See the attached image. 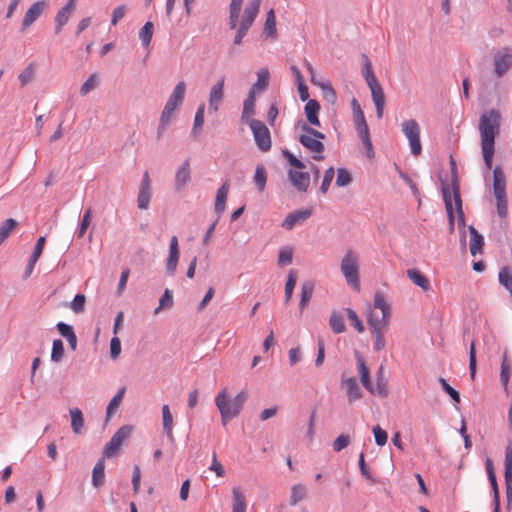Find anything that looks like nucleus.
Here are the masks:
<instances>
[{
    "mask_svg": "<svg viewBox=\"0 0 512 512\" xmlns=\"http://www.w3.org/2000/svg\"><path fill=\"white\" fill-rule=\"evenodd\" d=\"M501 114L497 109H490L483 113L479 119V132L484 163L487 169L492 168L495 151V138L499 134Z\"/></svg>",
    "mask_w": 512,
    "mask_h": 512,
    "instance_id": "nucleus-1",
    "label": "nucleus"
},
{
    "mask_svg": "<svg viewBox=\"0 0 512 512\" xmlns=\"http://www.w3.org/2000/svg\"><path fill=\"white\" fill-rule=\"evenodd\" d=\"M367 323L370 331L387 330L391 318V307L383 294L374 295L373 306L367 310Z\"/></svg>",
    "mask_w": 512,
    "mask_h": 512,
    "instance_id": "nucleus-2",
    "label": "nucleus"
},
{
    "mask_svg": "<svg viewBox=\"0 0 512 512\" xmlns=\"http://www.w3.org/2000/svg\"><path fill=\"white\" fill-rule=\"evenodd\" d=\"M298 128L301 131L298 136V141L301 145L311 153L314 160H323L325 146L321 140L325 139V135L307 123L299 124Z\"/></svg>",
    "mask_w": 512,
    "mask_h": 512,
    "instance_id": "nucleus-3",
    "label": "nucleus"
},
{
    "mask_svg": "<svg viewBox=\"0 0 512 512\" xmlns=\"http://www.w3.org/2000/svg\"><path fill=\"white\" fill-rule=\"evenodd\" d=\"M450 171H451V186L445 181L441 180L442 198L448 217L449 230L454 232L455 228V215L452 205V195L460 193V182L458 177L457 165L452 156H450Z\"/></svg>",
    "mask_w": 512,
    "mask_h": 512,
    "instance_id": "nucleus-4",
    "label": "nucleus"
},
{
    "mask_svg": "<svg viewBox=\"0 0 512 512\" xmlns=\"http://www.w3.org/2000/svg\"><path fill=\"white\" fill-rule=\"evenodd\" d=\"M362 58L364 60L362 74L368 87L370 88L372 100L376 107V114L377 117L380 119L383 117V111L385 106L384 92L373 72L370 60L365 54L362 55Z\"/></svg>",
    "mask_w": 512,
    "mask_h": 512,
    "instance_id": "nucleus-5",
    "label": "nucleus"
},
{
    "mask_svg": "<svg viewBox=\"0 0 512 512\" xmlns=\"http://www.w3.org/2000/svg\"><path fill=\"white\" fill-rule=\"evenodd\" d=\"M493 193L496 198L497 214L500 218L508 215V200L506 193V177L501 167L493 169Z\"/></svg>",
    "mask_w": 512,
    "mask_h": 512,
    "instance_id": "nucleus-6",
    "label": "nucleus"
},
{
    "mask_svg": "<svg viewBox=\"0 0 512 512\" xmlns=\"http://www.w3.org/2000/svg\"><path fill=\"white\" fill-rule=\"evenodd\" d=\"M261 0H250L246 5L242 20L237 26V31L233 40L234 45H241L243 38L254 23L260 9Z\"/></svg>",
    "mask_w": 512,
    "mask_h": 512,
    "instance_id": "nucleus-7",
    "label": "nucleus"
},
{
    "mask_svg": "<svg viewBox=\"0 0 512 512\" xmlns=\"http://www.w3.org/2000/svg\"><path fill=\"white\" fill-rule=\"evenodd\" d=\"M341 272L347 284L354 290H360L359 264L357 255L349 250L345 253L340 264Z\"/></svg>",
    "mask_w": 512,
    "mask_h": 512,
    "instance_id": "nucleus-8",
    "label": "nucleus"
},
{
    "mask_svg": "<svg viewBox=\"0 0 512 512\" xmlns=\"http://www.w3.org/2000/svg\"><path fill=\"white\" fill-rule=\"evenodd\" d=\"M251 129L256 146L262 152L270 151L272 147L271 134L268 127L261 120L255 119L247 122Z\"/></svg>",
    "mask_w": 512,
    "mask_h": 512,
    "instance_id": "nucleus-9",
    "label": "nucleus"
},
{
    "mask_svg": "<svg viewBox=\"0 0 512 512\" xmlns=\"http://www.w3.org/2000/svg\"><path fill=\"white\" fill-rule=\"evenodd\" d=\"M402 132L409 141L411 153L419 156L422 152L420 142V126L414 119L406 120L402 123Z\"/></svg>",
    "mask_w": 512,
    "mask_h": 512,
    "instance_id": "nucleus-10",
    "label": "nucleus"
},
{
    "mask_svg": "<svg viewBox=\"0 0 512 512\" xmlns=\"http://www.w3.org/2000/svg\"><path fill=\"white\" fill-rule=\"evenodd\" d=\"M133 431V426L124 425L120 427L112 436L110 441L105 445L103 455L111 457L118 452L125 440L130 438Z\"/></svg>",
    "mask_w": 512,
    "mask_h": 512,
    "instance_id": "nucleus-11",
    "label": "nucleus"
},
{
    "mask_svg": "<svg viewBox=\"0 0 512 512\" xmlns=\"http://www.w3.org/2000/svg\"><path fill=\"white\" fill-rule=\"evenodd\" d=\"M494 72L498 78L503 77L512 67V48L504 47L494 54Z\"/></svg>",
    "mask_w": 512,
    "mask_h": 512,
    "instance_id": "nucleus-12",
    "label": "nucleus"
},
{
    "mask_svg": "<svg viewBox=\"0 0 512 512\" xmlns=\"http://www.w3.org/2000/svg\"><path fill=\"white\" fill-rule=\"evenodd\" d=\"M224 99V77H221L210 89L208 106L213 112H217Z\"/></svg>",
    "mask_w": 512,
    "mask_h": 512,
    "instance_id": "nucleus-13",
    "label": "nucleus"
},
{
    "mask_svg": "<svg viewBox=\"0 0 512 512\" xmlns=\"http://www.w3.org/2000/svg\"><path fill=\"white\" fill-rule=\"evenodd\" d=\"M179 244L177 236H172L169 242V255L166 260V272L169 276H174L179 261Z\"/></svg>",
    "mask_w": 512,
    "mask_h": 512,
    "instance_id": "nucleus-14",
    "label": "nucleus"
},
{
    "mask_svg": "<svg viewBox=\"0 0 512 512\" xmlns=\"http://www.w3.org/2000/svg\"><path fill=\"white\" fill-rule=\"evenodd\" d=\"M75 9L76 0H68L67 3L57 12L55 17V34H59L61 32L63 26H65L68 23Z\"/></svg>",
    "mask_w": 512,
    "mask_h": 512,
    "instance_id": "nucleus-15",
    "label": "nucleus"
},
{
    "mask_svg": "<svg viewBox=\"0 0 512 512\" xmlns=\"http://www.w3.org/2000/svg\"><path fill=\"white\" fill-rule=\"evenodd\" d=\"M354 355H355L358 373H359L362 385L364 386V388L366 390H368L370 393L374 394L375 389L370 380V372H369V368L366 365L365 359L363 358L362 354L358 351H355Z\"/></svg>",
    "mask_w": 512,
    "mask_h": 512,
    "instance_id": "nucleus-16",
    "label": "nucleus"
},
{
    "mask_svg": "<svg viewBox=\"0 0 512 512\" xmlns=\"http://www.w3.org/2000/svg\"><path fill=\"white\" fill-rule=\"evenodd\" d=\"M150 199H151L150 178H149L148 172L146 171L143 174V177H142V180L140 183V187H139L138 196H137L138 208L142 209V210L147 209L149 206V203H150Z\"/></svg>",
    "mask_w": 512,
    "mask_h": 512,
    "instance_id": "nucleus-17",
    "label": "nucleus"
},
{
    "mask_svg": "<svg viewBox=\"0 0 512 512\" xmlns=\"http://www.w3.org/2000/svg\"><path fill=\"white\" fill-rule=\"evenodd\" d=\"M288 178L291 184L299 192H306L310 184V175L308 172L289 169Z\"/></svg>",
    "mask_w": 512,
    "mask_h": 512,
    "instance_id": "nucleus-18",
    "label": "nucleus"
},
{
    "mask_svg": "<svg viewBox=\"0 0 512 512\" xmlns=\"http://www.w3.org/2000/svg\"><path fill=\"white\" fill-rule=\"evenodd\" d=\"M312 215V209H299L292 213H289L284 221L282 222V227L286 230H292L294 226L298 223H302L307 220Z\"/></svg>",
    "mask_w": 512,
    "mask_h": 512,
    "instance_id": "nucleus-19",
    "label": "nucleus"
},
{
    "mask_svg": "<svg viewBox=\"0 0 512 512\" xmlns=\"http://www.w3.org/2000/svg\"><path fill=\"white\" fill-rule=\"evenodd\" d=\"M45 3L43 1H37L31 5L26 11L21 24V31H25L29 28L43 13Z\"/></svg>",
    "mask_w": 512,
    "mask_h": 512,
    "instance_id": "nucleus-20",
    "label": "nucleus"
},
{
    "mask_svg": "<svg viewBox=\"0 0 512 512\" xmlns=\"http://www.w3.org/2000/svg\"><path fill=\"white\" fill-rule=\"evenodd\" d=\"M185 91L186 83L184 81L178 82L174 87L171 95L169 96L165 106L176 110L183 103Z\"/></svg>",
    "mask_w": 512,
    "mask_h": 512,
    "instance_id": "nucleus-21",
    "label": "nucleus"
},
{
    "mask_svg": "<svg viewBox=\"0 0 512 512\" xmlns=\"http://www.w3.org/2000/svg\"><path fill=\"white\" fill-rule=\"evenodd\" d=\"M191 180L190 161L186 159L176 171L175 175V188L176 190L183 189Z\"/></svg>",
    "mask_w": 512,
    "mask_h": 512,
    "instance_id": "nucleus-22",
    "label": "nucleus"
},
{
    "mask_svg": "<svg viewBox=\"0 0 512 512\" xmlns=\"http://www.w3.org/2000/svg\"><path fill=\"white\" fill-rule=\"evenodd\" d=\"M512 374V362L508 357L507 350L504 351L500 368V381L506 394L509 393V380Z\"/></svg>",
    "mask_w": 512,
    "mask_h": 512,
    "instance_id": "nucleus-23",
    "label": "nucleus"
},
{
    "mask_svg": "<svg viewBox=\"0 0 512 512\" xmlns=\"http://www.w3.org/2000/svg\"><path fill=\"white\" fill-rule=\"evenodd\" d=\"M257 94L258 93H255L254 91L249 90L248 95L243 102L241 121L244 123H247L250 120H255V118H253V116L255 114V101H256Z\"/></svg>",
    "mask_w": 512,
    "mask_h": 512,
    "instance_id": "nucleus-24",
    "label": "nucleus"
},
{
    "mask_svg": "<svg viewBox=\"0 0 512 512\" xmlns=\"http://www.w3.org/2000/svg\"><path fill=\"white\" fill-rule=\"evenodd\" d=\"M246 393L245 392H239L235 397L234 399H231L233 401V405H234V408H233V413H230L229 411H223L222 410V424L225 426L227 424V422L231 419H233L234 417H236L241 409H242V406L244 404V402L246 401Z\"/></svg>",
    "mask_w": 512,
    "mask_h": 512,
    "instance_id": "nucleus-25",
    "label": "nucleus"
},
{
    "mask_svg": "<svg viewBox=\"0 0 512 512\" xmlns=\"http://www.w3.org/2000/svg\"><path fill=\"white\" fill-rule=\"evenodd\" d=\"M230 182L226 180L221 187L217 190L215 199V212L218 214V218L224 212L226 208V200L229 193Z\"/></svg>",
    "mask_w": 512,
    "mask_h": 512,
    "instance_id": "nucleus-26",
    "label": "nucleus"
},
{
    "mask_svg": "<svg viewBox=\"0 0 512 512\" xmlns=\"http://www.w3.org/2000/svg\"><path fill=\"white\" fill-rule=\"evenodd\" d=\"M257 80L255 83L252 84L249 90L254 91L255 93L261 94L264 92L268 85H269V79H270V72L268 68H260L257 71Z\"/></svg>",
    "mask_w": 512,
    "mask_h": 512,
    "instance_id": "nucleus-27",
    "label": "nucleus"
},
{
    "mask_svg": "<svg viewBox=\"0 0 512 512\" xmlns=\"http://www.w3.org/2000/svg\"><path fill=\"white\" fill-rule=\"evenodd\" d=\"M469 233H470V253L472 256H476L477 254L482 252V248L484 245V238L483 236L476 230V228L473 225L469 226Z\"/></svg>",
    "mask_w": 512,
    "mask_h": 512,
    "instance_id": "nucleus-28",
    "label": "nucleus"
},
{
    "mask_svg": "<svg viewBox=\"0 0 512 512\" xmlns=\"http://www.w3.org/2000/svg\"><path fill=\"white\" fill-rule=\"evenodd\" d=\"M304 111L309 124L314 126H320V120L318 117V113L320 111V104L317 100H308L305 105Z\"/></svg>",
    "mask_w": 512,
    "mask_h": 512,
    "instance_id": "nucleus-29",
    "label": "nucleus"
},
{
    "mask_svg": "<svg viewBox=\"0 0 512 512\" xmlns=\"http://www.w3.org/2000/svg\"><path fill=\"white\" fill-rule=\"evenodd\" d=\"M346 387L349 403H353L362 397V391L354 377L348 378L342 382Z\"/></svg>",
    "mask_w": 512,
    "mask_h": 512,
    "instance_id": "nucleus-30",
    "label": "nucleus"
},
{
    "mask_svg": "<svg viewBox=\"0 0 512 512\" xmlns=\"http://www.w3.org/2000/svg\"><path fill=\"white\" fill-rule=\"evenodd\" d=\"M162 422H163V431L166 434L168 440L170 442H174L173 435V416L170 412V408L168 405L162 406Z\"/></svg>",
    "mask_w": 512,
    "mask_h": 512,
    "instance_id": "nucleus-31",
    "label": "nucleus"
},
{
    "mask_svg": "<svg viewBox=\"0 0 512 512\" xmlns=\"http://www.w3.org/2000/svg\"><path fill=\"white\" fill-rule=\"evenodd\" d=\"M407 277L418 287H420L423 291H428L430 289V281L429 279L421 273L418 269L412 268L407 270Z\"/></svg>",
    "mask_w": 512,
    "mask_h": 512,
    "instance_id": "nucleus-32",
    "label": "nucleus"
},
{
    "mask_svg": "<svg viewBox=\"0 0 512 512\" xmlns=\"http://www.w3.org/2000/svg\"><path fill=\"white\" fill-rule=\"evenodd\" d=\"M243 0H231L229 5V28L234 30L239 25Z\"/></svg>",
    "mask_w": 512,
    "mask_h": 512,
    "instance_id": "nucleus-33",
    "label": "nucleus"
},
{
    "mask_svg": "<svg viewBox=\"0 0 512 512\" xmlns=\"http://www.w3.org/2000/svg\"><path fill=\"white\" fill-rule=\"evenodd\" d=\"M105 481V462L103 459H100L93 468L92 471V485L95 488H99L103 486Z\"/></svg>",
    "mask_w": 512,
    "mask_h": 512,
    "instance_id": "nucleus-34",
    "label": "nucleus"
},
{
    "mask_svg": "<svg viewBox=\"0 0 512 512\" xmlns=\"http://www.w3.org/2000/svg\"><path fill=\"white\" fill-rule=\"evenodd\" d=\"M314 292V283L310 280L303 282L301 286V298L299 302V308L303 311L308 303L310 302Z\"/></svg>",
    "mask_w": 512,
    "mask_h": 512,
    "instance_id": "nucleus-35",
    "label": "nucleus"
},
{
    "mask_svg": "<svg viewBox=\"0 0 512 512\" xmlns=\"http://www.w3.org/2000/svg\"><path fill=\"white\" fill-rule=\"evenodd\" d=\"M233 495V509L232 512H246V498L244 493L239 487H234L232 490Z\"/></svg>",
    "mask_w": 512,
    "mask_h": 512,
    "instance_id": "nucleus-36",
    "label": "nucleus"
},
{
    "mask_svg": "<svg viewBox=\"0 0 512 512\" xmlns=\"http://www.w3.org/2000/svg\"><path fill=\"white\" fill-rule=\"evenodd\" d=\"M215 404L217 408L220 411V414L222 415V410L229 411L230 413H233V401L228 397L227 393L225 391H221L218 393L215 399Z\"/></svg>",
    "mask_w": 512,
    "mask_h": 512,
    "instance_id": "nucleus-37",
    "label": "nucleus"
},
{
    "mask_svg": "<svg viewBox=\"0 0 512 512\" xmlns=\"http://www.w3.org/2000/svg\"><path fill=\"white\" fill-rule=\"evenodd\" d=\"M71 428L75 434H79L84 426V418L79 408L70 409Z\"/></svg>",
    "mask_w": 512,
    "mask_h": 512,
    "instance_id": "nucleus-38",
    "label": "nucleus"
},
{
    "mask_svg": "<svg viewBox=\"0 0 512 512\" xmlns=\"http://www.w3.org/2000/svg\"><path fill=\"white\" fill-rule=\"evenodd\" d=\"M204 113H205V105L200 104L196 110L194 123L191 131V135L193 137H197L201 132L202 126L204 124Z\"/></svg>",
    "mask_w": 512,
    "mask_h": 512,
    "instance_id": "nucleus-39",
    "label": "nucleus"
},
{
    "mask_svg": "<svg viewBox=\"0 0 512 512\" xmlns=\"http://www.w3.org/2000/svg\"><path fill=\"white\" fill-rule=\"evenodd\" d=\"M499 283L509 291L512 297V271L508 266H504L498 273Z\"/></svg>",
    "mask_w": 512,
    "mask_h": 512,
    "instance_id": "nucleus-40",
    "label": "nucleus"
},
{
    "mask_svg": "<svg viewBox=\"0 0 512 512\" xmlns=\"http://www.w3.org/2000/svg\"><path fill=\"white\" fill-rule=\"evenodd\" d=\"M329 325L335 334L343 333L346 329L343 316L338 311L331 313Z\"/></svg>",
    "mask_w": 512,
    "mask_h": 512,
    "instance_id": "nucleus-41",
    "label": "nucleus"
},
{
    "mask_svg": "<svg viewBox=\"0 0 512 512\" xmlns=\"http://www.w3.org/2000/svg\"><path fill=\"white\" fill-rule=\"evenodd\" d=\"M125 391V387L120 388L116 395L108 403L106 408V420H109L112 414L118 409L120 403L122 402Z\"/></svg>",
    "mask_w": 512,
    "mask_h": 512,
    "instance_id": "nucleus-42",
    "label": "nucleus"
},
{
    "mask_svg": "<svg viewBox=\"0 0 512 512\" xmlns=\"http://www.w3.org/2000/svg\"><path fill=\"white\" fill-rule=\"evenodd\" d=\"M253 180L257 189L260 192L264 191L267 182V173L264 165L259 164L256 166Z\"/></svg>",
    "mask_w": 512,
    "mask_h": 512,
    "instance_id": "nucleus-43",
    "label": "nucleus"
},
{
    "mask_svg": "<svg viewBox=\"0 0 512 512\" xmlns=\"http://www.w3.org/2000/svg\"><path fill=\"white\" fill-rule=\"evenodd\" d=\"M296 282H297L296 271L290 270L287 275V281H286L285 289H284V298H285L286 303L289 302L292 298L293 290L295 288Z\"/></svg>",
    "mask_w": 512,
    "mask_h": 512,
    "instance_id": "nucleus-44",
    "label": "nucleus"
},
{
    "mask_svg": "<svg viewBox=\"0 0 512 512\" xmlns=\"http://www.w3.org/2000/svg\"><path fill=\"white\" fill-rule=\"evenodd\" d=\"M306 496V487L303 484H295L291 487V495L289 503L295 506L298 502L302 501Z\"/></svg>",
    "mask_w": 512,
    "mask_h": 512,
    "instance_id": "nucleus-45",
    "label": "nucleus"
},
{
    "mask_svg": "<svg viewBox=\"0 0 512 512\" xmlns=\"http://www.w3.org/2000/svg\"><path fill=\"white\" fill-rule=\"evenodd\" d=\"M355 126L360 139L370 136L369 127L366 123L365 116L362 110H359V115H357V119L355 120Z\"/></svg>",
    "mask_w": 512,
    "mask_h": 512,
    "instance_id": "nucleus-46",
    "label": "nucleus"
},
{
    "mask_svg": "<svg viewBox=\"0 0 512 512\" xmlns=\"http://www.w3.org/2000/svg\"><path fill=\"white\" fill-rule=\"evenodd\" d=\"M154 31V25L152 22L148 21L144 24V26L139 31V38L144 47L149 46Z\"/></svg>",
    "mask_w": 512,
    "mask_h": 512,
    "instance_id": "nucleus-47",
    "label": "nucleus"
},
{
    "mask_svg": "<svg viewBox=\"0 0 512 512\" xmlns=\"http://www.w3.org/2000/svg\"><path fill=\"white\" fill-rule=\"evenodd\" d=\"M18 225L17 221L8 218L0 225V245L9 237L12 230Z\"/></svg>",
    "mask_w": 512,
    "mask_h": 512,
    "instance_id": "nucleus-48",
    "label": "nucleus"
},
{
    "mask_svg": "<svg viewBox=\"0 0 512 512\" xmlns=\"http://www.w3.org/2000/svg\"><path fill=\"white\" fill-rule=\"evenodd\" d=\"M452 200H454V203H455V210L457 213L458 226L460 228H464L465 227V214H464L463 207H462V199H461L460 193H455L454 195H452Z\"/></svg>",
    "mask_w": 512,
    "mask_h": 512,
    "instance_id": "nucleus-49",
    "label": "nucleus"
},
{
    "mask_svg": "<svg viewBox=\"0 0 512 512\" xmlns=\"http://www.w3.org/2000/svg\"><path fill=\"white\" fill-rule=\"evenodd\" d=\"M345 312L350 322V325L353 326L358 333H363L365 327L361 319L358 317L357 313L351 308H345Z\"/></svg>",
    "mask_w": 512,
    "mask_h": 512,
    "instance_id": "nucleus-50",
    "label": "nucleus"
},
{
    "mask_svg": "<svg viewBox=\"0 0 512 512\" xmlns=\"http://www.w3.org/2000/svg\"><path fill=\"white\" fill-rule=\"evenodd\" d=\"M173 295L172 291L169 289H165L163 295L159 300V305L155 309L154 314H158L162 309H169L173 306Z\"/></svg>",
    "mask_w": 512,
    "mask_h": 512,
    "instance_id": "nucleus-51",
    "label": "nucleus"
},
{
    "mask_svg": "<svg viewBox=\"0 0 512 512\" xmlns=\"http://www.w3.org/2000/svg\"><path fill=\"white\" fill-rule=\"evenodd\" d=\"M264 32L272 37L276 36V19H275V13L274 10L271 9L267 12L265 25H264Z\"/></svg>",
    "mask_w": 512,
    "mask_h": 512,
    "instance_id": "nucleus-52",
    "label": "nucleus"
},
{
    "mask_svg": "<svg viewBox=\"0 0 512 512\" xmlns=\"http://www.w3.org/2000/svg\"><path fill=\"white\" fill-rule=\"evenodd\" d=\"M64 355V345L62 340L55 339L52 343L51 361L58 363L62 360Z\"/></svg>",
    "mask_w": 512,
    "mask_h": 512,
    "instance_id": "nucleus-53",
    "label": "nucleus"
},
{
    "mask_svg": "<svg viewBox=\"0 0 512 512\" xmlns=\"http://www.w3.org/2000/svg\"><path fill=\"white\" fill-rule=\"evenodd\" d=\"M387 330H372L371 334L374 336L373 349L376 352L383 350L386 346L384 333Z\"/></svg>",
    "mask_w": 512,
    "mask_h": 512,
    "instance_id": "nucleus-54",
    "label": "nucleus"
},
{
    "mask_svg": "<svg viewBox=\"0 0 512 512\" xmlns=\"http://www.w3.org/2000/svg\"><path fill=\"white\" fill-rule=\"evenodd\" d=\"M352 182V177L349 171L345 168H338L337 177H336V185L338 187H344L349 185Z\"/></svg>",
    "mask_w": 512,
    "mask_h": 512,
    "instance_id": "nucleus-55",
    "label": "nucleus"
},
{
    "mask_svg": "<svg viewBox=\"0 0 512 512\" xmlns=\"http://www.w3.org/2000/svg\"><path fill=\"white\" fill-rule=\"evenodd\" d=\"M477 367L475 341L472 340L469 348V371L471 379L475 378Z\"/></svg>",
    "mask_w": 512,
    "mask_h": 512,
    "instance_id": "nucleus-56",
    "label": "nucleus"
},
{
    "mask_svg": "<svg viewBox=\"0 0 512 512\" xmlns=\"http://www.w3.org/2000/svg\"><path fill=\"white\" fill-rule=\"evenodd\" d=\"M91 217H92V209L88 208L84 212L83 218H82L81 223L79 225V228H78V230L76 232L78 238L83 237L84 234L86 233V230H87V228H88V226L90 225V222H91Z\"/></svg>",
    "mask_w": 512,
    "mask_h": 512,
    "instance_id": "nucleus-57",
    "label": "nucleus"
},
{
    "mask_svg": "<svg viewBox=\"0 0 512 512\" xmlns=\"http://www.w3.org/2000/svg\"><path fill=\"white\" fill-rule=\"evenodd\" d=\"M282 154L284 156V158L288 161V163L295 169H299V170H302V169H305L306 168V165L304 164L303 161H301L300 159H298L292 152H290L289 150L285 149L282 151Z\"/></svg>",
    "mask_w": 512,
    "mask_h": 512,
    "instance_id": "nucleus-58",
    "label": "nucleus"
},
{
    "mask_svg": "<svg viewBox=\"0 0 512 512\" xmlns=\"http://www.w3.org/2000/svg\"><path fill=\"white\" fill-rule=\"evenodd\" d=\"M375 443L378 446H384L388 441V434L385 430H383L379 425H376L372 429Z\"/></svg>",
    "mask_w": 512,
    "mask_h": 512,
    "instance_id": "nucleus-59",
    "label": "nucleus"
},
{
    "mask_svg": "<svg viewBox=\"0 0 512 512\" xmlns=\"http://www.w3.org/2000/svg\"><path fill=\"white\" fill-rule=\"evenodd\" d=\"M351 442V438L347 434H340L332 443L333 450L340 452L346 448Z\"/></svg>",
    "mask_w": 512,
    "mask_h": 512,
    "instance_id": "nucleus-60",
    "label": "nucleus"
},
{
    "mask_svg": "<svg viewBox=\"0 0 512 512\" xmlns=\"http://www.w3.org/2000/svg\"><path fill=\"white\" fill-rule=\"evenodd\" d=\"M334 176H335V171H334L333 167H329L328 169H326L321 186H320V191L323 194H325L328 191V189L333 181Z\"/></svg>",
    "mask_w": 512,
    "mask_h": 512,
    "instance_id": "nucleus-61",
    "label": "nucleus"
},
{
    "mask_svg": "<svg viewBox=\"0 0 512 512\" xmlns=\"http://www.w3.org/2000/svg\"><path fill=\"white\" fill-rule=\"evenodd\" d=\"M97 87V76L96 74H92L88 77V79L82 84L80 88V94L82 96L87 95L89 92L94 90Z\"/></svg>",
    "mask_w": 512,
    "mask_h": 512,
    "instance_id": "nucleus-62",
    "label": "nucleus"
},
{
    "mask_svg": "<svg viewBox=\"0 0 512 512\" xmlns=\"http://www.w3.org/2000/svg\"><path fill=\"white\" fill-rule=\"evenodd\" d=\"M85 302H86L85 295L77 294V295H75L74 299L72 300V302L70 304V308L75 313H82L85 309Z\"/></svg>",
    "mask_w": 512,
    "mask_h": 512,
    "instance_id": "nucleus-63",
    "label": "nucleus"
},
{
    "mask_svg": "<svg viewBox=\"0 0 512 512\" xmlns=\"http://www.w3.org/2000/svg\"><path fill=\"white\" fill-rule=\"evenodd\" d=\"M293 259V252L291 248H282L278 255V264L280 266L289 265Z\"/></svg>",
    "mask_w": 512,
    "mask_h": 512,
    "instance_id": "nucleus-64",
    "label": "nucleus"
}]
</instances>
